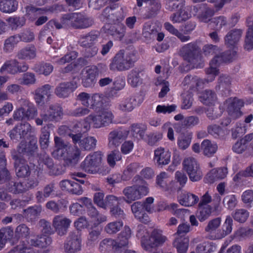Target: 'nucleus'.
<instances>
[{"label": "nucleus", "mask_w": 253, "mask_h": 253, "mask_svg": "<svg viewBox=\"0 0 253 253\" xmlns=\"http://www.w3.org/2000/svg\"><path fill=\"white\" fill-rule=\"evenodd\" d=\"M134 185L124 189L123 201L129 204L133 201L141 199L149 192L147 183L139 175H135L132 180Z\"/></svg>", "instance_id": "1"}, {"label": "nucleus", "mask_w": 253, "mask_h": 253, "mask_svg": "<svg viewBox=\"0 0 253 253\" xmlns=\"http://www.w3.org/2000/svg\"><path fill=\"white\" fill-rule=\"evenodd\" d=\"M137 51L120 50L115 55L110 64L111 70L126 71L134 66L137 61Z\"/></svg>", "instance_id": "2"}, {"label": "nucleus", "mask_w": 253, "mask_h": 253, "mask_svg": "<svg viewBox=\"0 0 253 253\" xmlns=\"http://www.w3.org/2000/svg\"><path fill=\"white\" fill-rule=\"evenodd\" d=\"M102 156L103 154L100 151H96L90 154L82 163V169L85 172L90 174H107L110 172V169L107 167H100Z\"/></svg>", "instance_id": "3"}, {"label": "nucleus", "mask_w": 253, "mask_h": 253, "mask_svg": "<svg viewBox=\"0 0 253 253\" xmlns=\"http://www.w3.org/2000/svg\"><path fill=\"white\" fill-rule=\"evenodd\" d=\"M237 52L235 47L232 50H229L224 52L220 55H216L210 63V67L206 70L207 77L205 80L209 83L212 82L218 73L216 65L221 62H229L236 57Z\"/></svg>", "instance_id": "4"}, {"label": "nucleus", "mask_w": 253, "mask_h": 253, "mask_svg": "<svg viewBox=\"0 0 253 253\" xmlns=\"http://www.w3.org/2000/svg\"><path fill=\"white\" fill-rule=\"evenodd\" d=\"M37 149V139L36 137L31 136L28 143L21 141L16 149H13L11 151V156L15 155L19 158H25L26 160L34 155Z\"/></svg>", "instance_id": "5"}, {"label": "nucleus", "mask_w": 253, "mask_h": 253, "mask_svg": "<svg viewBox=\"0 0 253 253\" xmlns=\"http://www.w3.org/2000/svg\"><path fill=\"white\" fill-rule=\"evenodd\" d=\"M89 128V126L86 123L83 124L81 122L76 123L74 125L72 129H69L66 126H61L59 128V133L60 134H66L72 140L74 145L77 143L80 146V141L83 137V134Z\"/></svg>", "instance_id": "6"}, {"label": "nucleus", "mask_w": 253, "mask_h": 253, "mask_svg": "<svg viewBox=\"0 0 253 253\" xmlns=\"http://www.w3.org/2000/svg\"><path fill=\"white\" fill-rule=\"evenodd\" d=\"M182 165L191 181H198L202 178L203 174L200 165L194 158L189 157L185 158L183 161Z\"/></svg>", "instance_id": "7"}, {"label": "nucleus", "mask_w": 253, "mask_h": 253, "mask_svg": "<svg viewBox=\"0 0 253 253\" xmlns=\"http://www.w3.org/2000/svg\"><path fill=\"white\" fill-rule=\"evenodd\" d=\"M26 14L32 21H34L36 26H40L45 23L49 18L46 13L48 10L45 8H37L33 5H28L25 7Z\"/></svg>", "instance_id": "8"}, {"label": "nucleus", "mask_w": 253, "mask_h": 253, "mask_svg": "<svg viewBox=\"0 0 253 253\" xmlns=\"http://www.w3.org/2000/svg\"><path fill=\"white\" fill-rule=\"evenodd\" d=\"M82 238L81 233L74 231L69 233L64 243V250L66 253H76L81 250Z\"/></svg>", "instance_id": "9"}, {"label": "nucleus", "mask_w": 253, "mask_h": 253, "mask_svg": "<svg viewBox=\"0 0 253 253\" xmlns=\"http://www.w3.org/2000/svg\"><path fill=\"white\" fill-rule=\"evenodd\" d=\"M114 116L111 111H102L97 115H89L86 118V122L92 121L93 126L95 128L108 126L112 123Z\"/></svg>", "instance_id": "10"}, {"label": "nucleus", "mask_w": 253, "mask_h": 253, "mask_svg": "<svg viewBox=\"0 0 253 253\" xmlns=\"http://www.w3.org/2000/svg\"><path fill=\"white\" fill-rule=\"evenodd\" d=\"M154 202V199L152 197H148L143 202H135L131 206V209L134 217H140V214L145 212L147 211L150 213H152L154 211V208L152 206V204Z\"/></svg>", "instance_id": "11"}, {"label": "nucleus", "mask_w": 253, "mask_h": 253, "mask_svg": "<svg viewBox=\"0 0 253 253\" xmlns=\"http://www.w3.org/2000/svg\"><path fill=\"white\" fill-rule=\"evenodd\" d=\"M34 129L29 123L25 122L16 125L8 133L11 140L18 141L24 138L29 133L33 132Z\"/></svg>", "instance_id": "12"}, {"label": "nucleus", "mask_w": 253, "mask_h": 253, "mask_svg": "<svg viewBox=\"0 0 253 253\" xmlns=\"http://www.w3.org/2000/svg\"><path fill=\"white\" fill-rule=\"evenodd\" d=\"M104 32L115 40L121 41L126 33V27L122 22L108 23L103 27Z\"/></svg>", "instance_id": "13"}, {"label": "nucleus", "mask_w": 253, "mask_h": 253, "mask_svg": "<svg viewBox=\"0 0 253 253\" xmlns=\"http://www.w3.org/2000/svg\"><path fill=\"white\" fill-rule=\"evenodd\" d=\"M71 223V220L63 215H57L54 217L52 226L57 234L63 236L65 235Z\"/></svg>", "instance_id": "14"}, {"label": "nucleus", "mask_w": 253, "mask_h": 253, "mask_svg": "<svg viewBox=\"0 0 253 253\" xmlns=\"http://www.w3.org/2000/svg\"><path fill=\"white\" fill-rule=\"evenodd\" d=\"M199 48L195 42H191L183 45L180 49V53L188 62L194 63L196 59Z\"/></svg>", "instance_id": "15"}, {"label": "nucleus", "mask_w": 253, "mask_h": 253, "mask_svg": "<svg viewBox=\"0 0 253 253\" xmlns=\"http://www.w3.org/2000/svg\"><path fill=\"white\" fill-rule=\"evenodd\" d=\"M193 11L199 21L204 23L208 22L214 14V10L205 4L194 6Z\"/></svg>", "instance_id": "16"}, {"label": "nucleus", "mask_w": 253, "mask_h": 253, "mask_svg": "<svg viewBox=\"0 0 253 253\" xmlns=\"http://www.w3.org/2000/svg\"><path fill=\"white\" fill-rule=\"evenodd\" d=\"M81 150L77 147H70L62 155L60 159L64 161V165L68 167H73L76 165L80 157Z\"/></svg>", "instance_id": "17"}, {"label": "nucleus", "mask_w": 253, "mask_h": 253, "mask_svg": "<svg viewBox=\"0 0 253 253\" xmlns=\"http://www.w3.org/2000/svg\"><path fill=\"white\" fill-rule=\"evenodd\" d=\"M102 15L109 23L122 22L124 18L122 8L106 7L102 12Z\"/></svg>", "instance_id": "18"}, {"label": "nucleus", "mask_w": 253, "mask_h": 253, "mask_svg": "<svg viewBox=\"0 0 253 253\" xmlns=\"http://www.w3.org/2000/svg\"><path fill=\"white\" fill-rule=\"evenodd\" d=\"M77 87V83L75 81L63 82L56 87L54 93L58 97L65 98L68 97Z\"/></svg>", "instance_id": "19"}, {"label": "nucleus", "mask_w": 253, "mask_h": 253, "mask_svg": "<svg viewBox=\"0 0 253 253\" xmlns=\"http://www.w3.org/2000/svg\"><path fill=\"white\" fill-rule=\"evenodd\" d=\"M14 160V165L16 173L19 177H24L30 175V171L29 166L26 163L25 158H20L16 155L11 156Z\"/></svg>", "instance_id": "20"}, {"label": "nucleus", "mask_w": 253, "mask_h": 253, "mask_svg": "<svg viewBox=\"0 0 253 253\" xmlns=\"http://www.w3.org/2000/svg\"><path fill=\"white\" fill-rule=\"evenodd\" d=\"M129 131L125 129H116L111 131L108 135L110 147L119 146L127 137Z\"/></svg>", "instance_id": "21"}, {"label": "nucleus", "mask_w": 253, "mask_h": 253, "mask_svg": "<svg viewBox=\"0 0 253 253\" xmlns=\"http://www.w3.org/2000/svg\"><path fill=\"white\" fill-rule=\"evenodd\" d=\"M143 101L142 95H137L126 98L119 105V109L124 112L131 111L135 107Z\"/></svg>", "instance_id": "22"}, {"label": "nucleus", "mask_w": 253, "mask_h": 253, "mask_svg": "<svg viewBox=\"0 0 253 253\" xmlns=\"http://www.w3.org/2000/svg\"><path fill=\"white\" fill-rule=\"evenodd\" d=\"M243 30L241 29H233L230 30L224 38L225 44L228 47H236L239 42Z\"/></svg>", "instance_id": "23"}, {"label": "nucleus", "mask_w": 253, "mask_h": 253, "mask_svg": "<svg viewBox=\"0 0 253 253\" xmlns=\"http://www.w3.org/2000/svg\"><path fill=\"white\" fill-rule=\"evenodd\" d=\"M63 115L62 108L57 105H51L44 115L42 116L45 122H58Z\"/></svg>", "instance_id": "24"}, {"label": "nucleus", "mask_w": 253, "mask_h": 253, "mask_svg": "<svg viewBox=\"0 0 253 253\" xmlns=\"http://www.w3.org/2000/svg\"><path fill=\"white\" fill-rule=\"evenodd\" d=\"M52 87L50 84H46L34 91V99L38 105L42 106L44 104L45 96H50Z\"/></svg>", "instance_id": "25"}, {"label": "nucleus", "mask_w": 253, "mask_h": 253, "mask_svg": "<svg viewBox=\"0 0 253 253\" xmlns=\"http://www.w3.org/2000/svg\"><path fill=\"white\" fill-rule=\"evenodd\" d=\"M228 101L230 102L227 108L228 114L234 119L240 117L243 114L240 110L244 105V101L237 98L230 99Z\"/></svg>", "instance_id": "26"}, {"label": "nucleus", "mask_w": 253, "mask_h": 253, "mask_svg": "<svg viewBox=\"0 0 253 253\" xmlns=\"http://www.w3.org/2000/svg\"><path fill=\"white\" fill-rule=\"evenodd\" d=\"M30 233V229L26 224H20L15 229L14 236L12 239V244L16 245L19 242V245H25L22 239L27 238Z\"/></svg>", "instance_id": "27"}, {"label": "nucleus", "mask_w": 253, "mask_h": 253, "mask_svg": "<svg viewBox=\"0 0 253 253\" xmlns=\"http://www.w3.org/2000/svg\"><path fill=\"white\" fill-rule=\"evenodd\" d=\"M55 150L52 152V156L59 159L61 158L62 155L67 151L71 147L67 142L58 136H55L54 138Z\"/></svg>", "instance_id": "28"}, {"label": "nucleus", "mask_w": 253, "mask_h": 253, "mask_svg": "<svg viewBox=\"0 0 253 253\" xmlns=\"http://www.w3.org/2000/svg\"><path fill=\"white\" fill-rule=\"evenodd\" d=\"M246 23L248 29L245 40V48L250 50L253 48V15L247 18Z\"/></svg>", "instance_id": "29"}, {"label": "nucleus", "mask_w": 253, "mask_h": 253, "mask_svg": "<svg viewBox=\"0 0 253 253\" xmlns=\"http://www.w3.org/2000/svg\"><path fill=\"white\" fill-rule=\"evenodd\" d=\"M233 220L230 215L226 216L225 220L222 226V231L217 232L214 236H212V239H219L225 237L230 234L232 231Z\"/></svg>", "instance_id": "30"}, {"label": "nucleus", "mask_w": 253, "mask_h": 253, "mask_svg": "<svg viewBox=\"0 0 253 253\" xmlns=\"http://www.w3.org/2000/svg\"><path fill=\"white\" fill-rule=\"evenodd\" d=\"M178 201L180 205L185 207H190L197 204L199 201V198L195 194L184 192L179 195Z\"/></svg>", "instance_id": "31"}, {"label": "nucleus", "mask_w": 253, "mask_h": 253, "mask_svg": "<svg viewBox=\"0 0 253 253\" xmlns=\"http://www.w3.org/2000/svg\"><path fill=\"white\" fill-rule=\"evenodd\" d=\"M55 184L51 182L45 185L42 191H39L36 194V197L39 203H42L45 201V199L53 195L55 192Z\"/></svg>", "instance_id": "32"}, {"label": "nucleus", "mask_w": 253, "mask_h": 253, "mask_svg": "<svg viewBox=\"0 0 253 253\" xmlns=\"http://www.w3.org/2000/svg\"><path fill=\"white\" fill-rule=\"evenodd\" d=\"M94 24L93 19L81 13H76L75 29H83L91 26Z\"/></svg>", "instance_id": "33"}, {"label": "nucleus", "mask_w": 253, "mask_h": 253, "mask_svg": "<svg viewBox=\"0 0 253 253\" xmlns=\"http://www.w3.org/2000/svg\"><path fill=\"white\" fill-rule=\"evenodd\" d=\"M51 242V237L46 235H41L32 237L28 243L31 246L43 248L49 245Z\"/></svg>", "instance_id": "34"}, {"label": "nucleus", "mask_w": 253, "mask_h": 253, "mask_svg": "<svg viewBox=\"0 0 253 253\" xmlns=\"http://www.w3.org/2000/svg\"><path fill=\"white\" fill-rule=\"evenodd\" d=\"M158 230L155 229L151 233L145 248L146 250L149 251V253H158Z\"/></svg>", "instance_id": "35"}, {"label": "nucleus", "mask_w": 253, "mask_h": 253, "mask_svg": "<svg viewBox=\"0 0 253 253\" xmlns=\"http://www.w3.org/2000/svg\"><path fill=\"white\" fill-rule=\"evenodd\" d=\"M177 10V12L172 13L169 17L170 20L173 23H180L191 17V14L185 10V7Z\"/></svg>", "instance_id": "36"}, {"label": "nucleus", "mask_w": 253, "mask_h": 253, "mask_svg": "<svg viewBox=\"0 0 253 253\" xmlns=\"http://www.w3.org/2000/svg\"><path fill=\"white\" fill-rule=\"evenodd\" d=\"M143 73L139 69H134L129 72L127 81L129 84L132 87H136L142 83Z\"/></svg>", "instance_id": "37"}, {"label": "nucleus", "mask_w": 253, "mask_h": 253, "mask_svg": "<svg viewBox=\"0 0 253 253\" xmlns=\"http://www.w3.org/2000/svg\"><path fill=\"white\" fill-rule=\"evenodd\" d=\"M117 241L111 238H105L102 240L99 246V250L102 253H107L114 250L118 251Z\"/></svg>", "instance_id": "38"}, {"label": "nucleus", "mask_w": 253, "mask_h": 253, "mask_svg": "<svg viewBox=\"0 0 253 253\" xmlns=\"http://www.w3.org/2000/svg\"><path fill=\"white\" fill-rule=\"evenodd\" d=\"M200 101L206 105L213 104L216 100L217 97L214 91L206 89L200 93Z\"/></svg>", "instance_id": "39"}, {"label": "nucleus", "mask_w": 253, "mask_h": 253, "mask_svg": "<svg viewBox=\"0 0 253 253\" xmlns=\"http://www.w3.org/2000/svg\"><path fill=\"white\" fill-rule=\"evenodd\" d=\"M131 236V230L128 226H125L124 229L119 234L117 247L118 251L122 247L126 246L128 244V239Z\"/></svg>", "instance_id": "40"}, {"label": "nucleus", "mask_w": 253, "mask_h": 253, "mask_svg": "<svg viewBox=\"0 0 253 253\" xmlns=\"http://www.w3.org/2000/svg\"><path fill=\"white\" fill-rule=\"evenodd\" d=\"M101 234V230L96 227H92L88 229V234L86 242V245L93 247L98 242Z\"/></svg>", "instance_id": "41"}, {"label": "nucleus", "mask_w": 253, "mask_h": 253, "mask_svg": "<svg viewBox=\"0 0 253 253\" xmlns=\"http://www.w3.org/2000/svg\"><path fill=\"white\" fill-rule=\"evenodd\" d=\"M203 154L208 157H211L217 150V145L209 139H205L201 145Z\"/></svg>", "instance_id": "42"}, {"label": "nucleus", "mask_w": 253, "mask_h": 253, "mask_svg": "<svg viewBox=\"0 0 253 253\" xmlns=\"http://www.w3.org/2000/svg\"><path fill=\"white\" fill-rule=\"evenodd\" d=\"M100 34L97 31H91L86 35L81 37L80 39L81 45L83 47L92 46L93 43L97 41Z\"/></svg>", "instance_id": "43"}, {"label": "nucleus", "mask_w": 253, "mask_h": 253, "mask_svg": "<svg viewBox=\"0 0 253 253\" xmlns=\"http://www.w3.org/2000/svg\"><path fill=\"white\" fill-rule=\"evenodd\" d=\"M37 54V50L34 45H30L22 49L18 53L19 59L31 60L35 58Z\"/></svg>", "instance_id": "44"}, {"label": "nucleus", "mask_w": 253, "mask_h": 253, "mask_svg": "<svg viewBox=\"0 0 253 253\" xmlns=\"http://www.w3.org/2000/svg\"><path fill=\"white\" fill-rule=\"evenodd\" d=\"M18 5L16 0H0V10L4 13H11L17 10Z\"/></svg>", "instance_id": "45"}, {"label": "nucleus", "mask_w": 253, "mask_h": 253, "mask_svg": "<svg viewBox=\"0 0 253 253\" xmlns=\"http://www.w3.org/2000/svg\"><path fill=\"white\" fill-rule=\"evenodd\" d=\"M250 216L249 211L245 209H237L231 213V217L235 221L244 223L246 222Z\"/></svg>", "instance_id": "46"}, {"label": "nucleus", "mask_w": 253, "mask_h": 253, "mask_svg": "<svg viewBox=\"0 0 253 253\" xmlns=\"http://www.w3.org/2000/svg\"><path fill=\"white\" fill-rule=\"evenodd\" d=\"M164 27L170 34L177 37L181 42H186L191 39L190 36L184 35L169 22L165 23Z\"/></svg>", "instance_id": "47"}, {"label": "nucleus", "mask_w": 253, "mask_h": 253, "mask_svg": "<svg viewBox=\"0 0 253 253\" xmlns=\"http://www.w3.org/2000/svg\"><path fill=\"white\" fill-rule=\"evenodd\" d=\"M53 66L50 63L41 62L35 65L33 70L40 75L48 76L53 71Z\"/></svg>", "instance_id": "48"}, {"label": "nucleus", "mask_w": 253, "mask_h": 253, "mask_svg": "<svg viewBox=\"0 0 253 253\" xmlns=\"http://www.w3.org/2000/svg\"><path fill=\"white\" fill-rule=\"evenodd\" d=\"M41 211V207L37 206L30 207L24 210L26 218L28 221L31 222H33L39 218Z\"/></svg>", "instance_id": "49"}, {"label": "nucleus", "mask_w": 253, "mask_h": 253, "mask_svg": "<svg viewBox=\"0 0 253 253\" xmlns=\"http://www.w3.org/2000/svg\"><path fill=\"white\" fill-rule=\"evenodd\" d=\"M140 168V164L137 162L131 163L126 167L122 175V180L127 181Z\"/></svg>", "instance_id": "50"}, {"label": "nucleus", "mask_w": 253, "mask_h": 253, "mask_svg": "<svg viewBox=\"0 0 253 253\" xmlns=\"http://www.w3.org/2000/svg\"><path fill=\"white\" fill-rule=\"evenodd\" d=\"M192 137L191 132L181 133L177 138V145L182 150H185L190 145Z\"/></svg>", "instance_id": "51"}, {"label": "nucleus", "mask_w": 253, "mask_h": 253, "mask_svg": "<svg viewBox=\"0 0 253 253\" xmlns=\"http://www.w3.org/2000/svg\"><path fill=\"white\" fill-rule=\"evenodd\" d=\"M189 242L188 238L180 237L175 240L173 245L176 248L178 253H185L188 248Z\"/></svg>", "instance_id": "52"}, {"label": "nucleus", "mask_w": 253, "mask_h": 253, "mask_svg": "<svg viewBox=\"0 0 253 253\" xmlns=\"http://www.w3.org/2000/svg\"><path fill=\"white\" fill-rule=\"evenodd\" d=\"M97 143V140L92 136H87L82 139L80 141V146L81 149L90 151L95 148Z\"/></svg>", "instance_id": "53"}, {"label": "nucleus", "mask_w": 253, "mask_h": 253, "mask_svg": "<svg viewBox=\"0 0 253 253\" xmlns=\"http://www.w3.org/2000/svg\"><path fill=\"white\" fill-rule=\"evenodd\" d=\"M146 128V126L144 124H134L131 126L130 132L134 137L143 138Z\"/></svg>", "instance_id": "54"}, {"label": "nucleus", "mask_w": 253, "mask_h": 253, "mask_svg": "<svg viewBox=\"0 0 253 253\" xmlns=\"http://www.w3.org/2000/svg\"><path fill=\"white\" fill-rule=\"evenodd\" d=\"M227 173V169L225 168H221L218 169H212L208 174V176L211 181H213L217 179L224 178Z\"/></svg>", "instance_id": "55"}, {"label": "nucleus", "mask_w": 253, "mask_h": 253, "mask_svg": "<svg viewBox=\"0 0 253 253\" xmlns=\"http://www.w3.org/2000/svg\"><path fill=\"white\" fill-rule=\"evenodd\" d=\"M20 41L19 36L15 35L10 36L5 41L3 46V50L6 52L12 51L15 46Z\"/></svg>", "instance_id": "56"}, {"label": "nucleus", "mask_w": 253, "mask_h": 253, "mask_svg": "<svg viewBox=\"0 0 253 253\" xmlns=\"http://www.w3.org/2000/svg\"><path fill=\"white\" fill-rule=\"evenodd\" d=\"M76 13H67L61 18V22L65 28H72L75 29Z\"/></svg>", "instance_id": "57"}, {"label": "nucleus", "mask_w": 253, "mask_h": 253, "mask_svg": "<svg viewBox=\"0 0 253 253\" xmlns=\"http://www.w3.org/2000/svg\"><path fill=\"white\" fill-rule=\"evenodd\" d=\"M123 199H124V196L118 197L113 195H108L105 199V208H103L105 209L108 207L110 209L114 206L121 205L124 202Z\"/></svg>", "instance_id": "58"}, {"label": "nucleus", "mask_w": 253, "mask_h": 253, "mask_svg": "<svg viewBox=\"0 0 253 253\" xmlns=\"http://www.w3.org/2000/svg\"><path fill=\"white\" fill-rule=\"evenodd\" d=\"M22 108H23L24 115L27 120L33 119L37 115V110L34 105L31 103L25 102Z\"/></svg>", "instance_id": "59"}, {"label": "nucleus", "mask_w": 253, "mask_h": 253, "mask_svg": "<svg viewBox=\"0 0 253 253\" xmlns=\"http://www.w3.org/2000/svg\"><path fill=\"white\" fill-rule=\"evenodd\" d=\"M50 132L49 127L47 126H44L41 129V134L40 137V143L41 147L42 149H46L49 145V138Z\"/></svg>", "instance_id": "60"}, {"label": "nucleus", "mask_w": 253, "mask_h": 253, "mask_svg": "<svg viewBox=\"0 0 253 253\" xmlns=\"http://www.w3.org/2000/svg\"><path fill=\"white\" fill-rule=\"evenodd\" d=\"M123 226L122 221H116L109 223L104 227L105 231L109 234H114L119 231Z\"/></svg>", "instance_id": "61"}, {"label": "nucleus", "mask_w": 253, "mask_h": 253, "mask_svg": "<svg viewBox=\"0 0 253 253\" xmlns=\"http://www.w3.org/2000/svg\"><path fill=\"white\" fill-rule=\"evenodd\" d=\"M236 238L241 240L249 238L253 235V229L247 227L238 228L234 234Z\"/></svg>", "instance_id": "62"}, {"label": "nucleus", "mask_w": 253, "mask_h": 253, "mask_svg": "<svg viewBox=\"0 0 253 253\" xmlns=\"http://www.w3.org/2000/svg\"><path fill=\"white\" fill-rule=\"evenodd\" d=\"M211 211L212 208L210 205L199 207V209L196 215L200 221H203L210 216Z\"/></svg>", "instance_id": "63"}, {"label": "nucleus", "mask_w": 253, "mask_h": 253, "mask_svg": "<svg viewBox=\"0 0 253 253\" xmlns=\"http://www.w3.org/2000/svg\"><path fill=\"white\" fill-rule=\"evenodd\" d=\"M216 249L215 246L211 242H204L197 246L196 251L198 253H211Z\"/></svg>", "instance_id": "64"}]
</instances>
